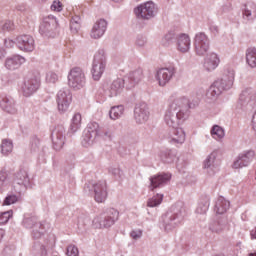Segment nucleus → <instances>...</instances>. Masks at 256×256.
I'll return each mask as SVG.
<instances>
[{
    "label": "nucleus",
    "mask_w": 256,
    "mask_h": 256,
    "mask_svg": "<svg viewBox=\"0 0 256 256\" xmlns=\"http://www.w3.org/2000/svg\"><path fill=\"white\" fill-rule=\"evenodd\" d=\"M198 103H191L187 96L172 94L168 99V105L164 110L163 121L167 127H172L168 130L164 137L170 145L179 147L185 143L187 135L185 130L179 125H183L191 116V110L195 109Z\"/></svg>",
    "instance_id": "f257e3e1"
},
{
    "label": "nucleus",
    "mask_w": 256,
    "mask_h": 256,
    "mask_svg": "<svg viewBox=\"0 0 256 256\" xmlns=\"http://www.w3.org/2000/svg\"><path fill=\"white\" fill-rule=\"evenodd\" d=\"M187 215V210L181 205L172 207V211L168 212L163 216V228L166 233H171L175 231L179 225H182L185 217Z\"/></svg>",
    "instance_id": "f03ea898"
},
{
    "label": "nucleus",
    "mask_w": 256,
    "mask_h": 256,
    "mask_svg": "<svg viewBox=\"0 0 256 256\" xmlns=\"http://www.w3.org/2000/svg\"><path fill=\"white\" fill-rule=\"evenodd\" d=\"M119 219V211L115 208H109L105 212L96 216L92 223L96 229H103L107 227H112L115 222Z\"/></svg>",
    "instance_id": "7ed1b4c3"
},
{
    "label": "nucleus",
    "mask_w": 256,
    "mask_h": 256,
    "mask_svg": "<svg viewBox=\"0 0 256 256\" xmlns=\"http://www.w3.org/2000/svg\"><path fill=\"white\" fill-rule=\"evenodd\" d=\"M23 227L25 229L32 230V237L33 239H41L43 235H45V231L47 228L45 227V223L39 222L37 216L26 214L22 221Z\"/></svg>",
    "instance_id": "20e7f679"
},
{
    "label": "nucleus",
    "mask_w": 256,
    "mask_h": 256,
    "mask_svg": "<svg viewBox=\"0 0 256 256\" xmlns=\"http://www.w3.org/2000/svg\"><path fill=\"white\" fill-rule=\"evenodd\" d=\"M59 29V20L54 15H48L42 18L39 26V33L46 39H51L57 35Z\"/></svg>",
    "instance_id": "39448f33"
},
{
    "label": "nucleus",
    "mask_w": 256,
    "mask_h": 256,
    "mask_svg": "<svg viewBox=\"0 0 256 256\" xmlns=\"http://www.w3.org/2000/svg\"><path fill=\"white\" fill-rule=\"evenodd\" d=\"M107 67V54L105 50H98L94 55V60L92 63V77L94 81H99L105 73V68Z\"/></svg>",
    "instance_id": "423d86ee"
},
{
    "label": "nucleus",
    "mask_w": 256,
    "mask_h": 256,
    "mask_svg": "<svg viewBox=\"0 0 256 256\" xmlns=\"http://www.w3.org/2000/svg\"><path fill=\"white\" fill-rule=\"evenodd\" d=\"M203 169L210 177H213L221 170V151H212L203 161Z\"/></svg>",
    "instance_id": "0eeeda50"
},
{
    "label": "nucleus",
    "mask_w": 256,
    "mask_h": 256,
    "mask_svg": "<svg viewBox=\"0 0 256 256\" xmlns=\"http://www.w3.org/2000/svg\"><path fill=\"white\" fill-rule=\"evenodd\" d=\"M194 52L198 57H205L211 49V40L204 32H198L193 39Z\"/></svg>",
    "instance_id": "6e6552de"
},
{
    "label": "nucleus",
    "mask_w": 256,
    "mask_h": 256,
    "mask_svg": "<svg viewBox=\"0 0 256 256\" xmlns=\"http://www.w3.org/2000/svg\"><path fill=\"white\" fill-rule=\"evenodd\" d=\"M158 11H159V8L157 7V4H155V2L153 1H147V2L141 3L136 8H134V13L137 19H144V20L153 19V17L157 15Z\"/></svg>",
    "instance_id": "1a4fd4ad"
},
{
    "label": "nucleus",
    "mask_w": 256,
    "mask_h": 256,
    "mask_svg": "<svg viewBox=\"0 0 256 256\" xmlns=\"http://www.w3.org/2000/svg\"><path fill=\"white\" fill-rule=\"evenodd\" d=\"M87 83V78L85 77V72L79 67L72 68L68 73V85L75 91L83 89Z\"/></svg>",
    "instance_id": "9d476101"
},
{
    "label": "nucleus",
    "mask_w": 256,
    "mask_h": 256,
    "mask_svg": "<svg viewBox=\"0 0 256 256\" xmlns=\"http://www.w3.org/2000/svg\"><path fill=\"white\" fill-rule=\"evenodd\" d=\"M238 105L242 109H254V107H256V90L254 88H246L242 90L239 96Z\"/></svg>",
    "instance_id": "9b49d317"
},
{
    "label": "nucleus",
    "mask_w": 256,
    "mask_h": 256,
    "mask_svg": "<svg viewBox=\"0 0 256 256\" xmlns=\"http://www.w3.org/2000/svg\"><path fill=\"white\" fill-rule=\"evenodd\" d=\"M99 137V124L97 122H92L88 125L87 129L84 131L82 136L81 144L83 147H92V145L97 141Z\"/></svg>",
    "instance_id": "f8f14e48"
},
{
    "label": "nucleus",
    "mask_w": 256,
    "mask_h": 256,
    "mask_svg": "<svg viewBox=\"0 0 256 256\" xmlns=\"http://www.w3.org/2000/svg\"><path fill=\"white\" fill-rule=\"evenodd\" d=\"M31 179L29 173L25 169H20L14 174L13 187L16 193H21L29 187Z\"/></svg>",
    "instance_id": "ddd939ff"
},
{
    "label": "nucleus",
    "mask_w": 256,
    "mask_h": 256,
    "mask_svg": "<svg viewBox=\"0 0 256 256\" xmlns=\"http://www.w3.org/2000/svg\"><path fill=\"white\" fill-rule=\"evenodd\" d=\"M215 81L219 83V87L224 91H229L233 87V83H235V69L231 66L224 67L222 77Z\"/></svg>",
    "instance_id": "4468645a"
},
{
    "label": "nucleus",
    "mask_w": 256,
    "mask_h": 256,
    "mask_svg": "<svg viewBox=\"0 0 256 256\" xmlns=\"http://www.w3.org/2000/svg\"><path fill=\"white\" fill-rule=\"evenodd\" d=\"M72 99L73 96L69 89H62L57 93L56 103L59 113H66V111H68Z\"/></svg>",
    "instance_id": "2eb2a0df"
},
{
    "label": "nucleus",
    "mask_w": 256,
    "mask_h": 256,
    "mask_svg": "<svg viewBox=\"0 0 256 256\" xmlns=\"http://www.w3.org/2000/svg\"><path fill=\"white\" fill-rule=\"evenodd\" d=\"M174 76H175V67L169 66V67L159 68L156 71L155 79L158 82V85L160 87H165V85H167V83H169Z\"/></svg>",
    "instance_id": "dca6fc26"
},
{
    "label": "nucleus",
    "mask_w": 256,
    "mask_h": 256,
    "mask_svg": "<svg viewBox=\"0 0 256 256\" xmlns=\"http://www.w3.org/2000/svg\"><path fill=\"white\" fill-rule=\"evenodd\" d=\"M151 113L146 103L137 104L134 108V121L137 125H145L149 121Z\"/></svg>",
    "instance_id": "f3484780"
},
{
    "label": "nucleus",
    "mask_w": 256,
    "mask_h": 256,
    "mask_svg": "<svg viewBox=\"0 0 256 256\" xmlns=\"http://www.w3.org/2000/svg\"><path fill=\"white\" fill-rule=\"evenodd\" d=\"M253 159H255V151L247 150L240 153L232 164L233 169H243V167H249Z\"/></svg>",
    "instance_id": "a211bd4d"
},
{
    "label": "nucleus",
    "mask_w": 256,
    "mask_h": 256,
    "mask_svg": "<svg viewBox=\"0 0 256 256\" xmlns=\"http://www.w3.org/2000/svg\"><path fill=\"white\" fill-rule=\"evenodd\" d=\"M41 87V79L39 77L27 78L21 89L24 97H31L34 93H37Z\"/></svg>",
    "instance_id": "6ab92c4d"
},
{
    "label": "nucleus",
    "mask_w": 256,
    "mask_h": 256,
    "mask_svg": "<svg viewBox=\"0 0 256 256\" xmlns=\"http://www.w3.org/2000/svg\"><path fill=\"white\" fill-rule=\"evenodd\" d=\"M16 45L20 51L31 53L35 51V39L31 35H20L16 38Z\"/></svg>",
    "instance_id": "aec40b11"
},
{
    "label": "nucleus",
    "mask_w": 256,
    "mask_h": 256,
    "mask_svg": "<svg viewBox=\"0 0 256 256\" xmlns=\"http://www.w3.org/2000/svg\"><path fill=\"white\" fill-rule=\"evenodd\" d=\"M171 181V174L169 173H161L150 177V191H155V189H161V187H165L167 183Z\"/></svg>",
    "instance_id": "412c9836"
},
{
    "label": "nucleus",
    "mask_w": 256,
    "mask_h": 256,
    "mask_svg": "<svg viewBox=\"0 0 256 256\" xmlns=\"http://www.w3.org/2000/svg\"><path fill=\"white\" fill-rule=\"evenodd\" d=\"M219 63H221V58H219V54L215 52H211L206 55L203 62V69L207 73H213L217 67H219Z\"/></svg>",
    "instance_id": "4be33fe9"
},
{
    "label": "nucleus",
    "mask_w": 256,
    "mask_h": 256,
    "mask_svg": "<svg viewBox=\"0 0 256 256\" xmlns=\"http://www.w3.org/2000/svg\"><path fill=\"white\" fill-rule=\"evenodd\" d=\"M52 143L56 151H61L65 145V128L58 126L52 132Z\"/></svg>",
    "instance_id": "5701e85b"
},
{
    "label": "nucleus",
    "mask_w": 256,
    "mask_h": 256,
    "mask_svg": "<svg viewBox=\"0 0 256 256\" xmlns=\"http://www.w3.org/2000/svg\"><path fill=\"white\" fill-rule=\"evenodd\" d=\"M94 199L96 203H105L107 200V182L99 181L93 185Z\"/></svg>",
    "instance_id": "b1692460"
},
{
    "label": "nucleus",
    "mask_w": 256,
    "mask_h": 256,
    "mask_svg": "<svg viewBox=\"0 0 256 256\" xmlns=\"http://www.w3.org/2000/svg\"><path fill=\"white\" fill-rule=\"evenodd\" d=\"M176 49L179 53H189L191 51V36L181 33L176 36Z\"/></svg>",
    "instance_id": "393cba45"
},
{
    "label": "nucleus",
    "mask_w": 256,
    "mask_h": 256,
    "mask_svg": "<svg viewBox=\"0 0 256 256\" xmlns=\"http://www.w3.org/2000/svg\"><path fill=\"white\" fill-rule=\"evenodd\" d=\"M109 25V22L107 20L101 18L97 20L90 32V36L92 39H101L105 35V32L107 31V27Z\"/></svg>",
    "instance_id": "a878e982"
},
{
    "label": "nucleus",
    "mask_w": 256,
    "mask_h": 256,
    "mask_svg": "<svg viewBox=\"0 0 256 256\" xmlns=\"http://www.w3.org/2000/svg\"><path fill=\"white\" fill-rule=\"evenodd\" d=\"M25 61H27L25 57L21 55H13L6 58L4 65L8 71H17L21 65L25 64Z\"/></svg>",
    "instance_id": "bb28decb"
},
{
    "label": "nucleus",
    "mask_w": 256,
    "mask_h": 256,
    "mask_svg": "<svg viewBox=\"0 0 256 256\" xmlns=\"http://www.w3.org/2000/svg\"><path fill=\"white\" fill-rule=\"evenodd\" d=\"M223 91L224 90L219 87V82L214 81V83L208 88L206 92L207 103H215Z\"/></svg>",
    "instance_id": "cd10ccee"
},
{
    "label": "nucleus",
    "mask_w": 256,
    "mask_h": 256,
    "mask_svg": "<svg viewBox=\"0 0 256 256\" xmlns=\"http://www.w3.org/2000/svg\"><path fill=\"white\" fill-rule=\"evenodd\" d=\"M0 107L6 113L15 114L17 113V107L15 105V100L11 97H7L5 94L0 95Z\"/></svg>",
    "instance_id": "c85d7f7f"
},
{
    "label": "nucleus",
    "mask_w": 256,
    "mask_h": 256,
    "mask_svg": "<svg viewBox=\"0 0 256 256\" xmlns=\"http://www.w3.org/2000/svg\"><path fill=\"white\" fill-rule=\"evenodd\" d=\"M242 17L244 21H255L256 4L255 2H247L242 7Z\"/></svg>",
    "instance_id": "c756f323"
},
{
    "label": "nucleus",
    "mask_w": 256,
    "mask_h": 256,
    "mask_svg": "<svg viewBox=\"0 0 256 256\" xmlns=\"http://www.w3.org/2000/svg\"><path fill=\"white\" fill-rule=\"evenodd\" d=\"M123 89H125V80L118 78L111 83L108 95L109 97H117L123 93Z\"/></svg>",
    "instance_id": "7c9ffc66"
},
{
    "label": "nucleus",
    "mask_w": 256,
    "mask_h": 256,
    "mask_svg": "<svg viewBox=\"0 0 256 256\" xmlns=\"http://www.w3.org/2000/svg\"><path fill=\"white\" fill-rule=\"evenodd\" d=\"M229 207H231L229 200L224 197H219L215 204V211L218 215H223V213L229 211Z\"/></svg>",
    "instance_id": "2f4dec72"
},
{
    "label": "nucleus",
    "mask_w": 256,
    "mask_h": 256,
    "mask_svg": "<svg viewBox=\"0 0 256 256\" xmlns=\"http://www.w3.org/2000/svg\"><path fill=\"white\" fill-rule=\"evenodd\" d=\"M209 211V201L205 200L204 202H200L196 208V217L199 221H205V215Z\"/></svg>",
    "instance_id": "473e14b6"
},
{
    "label": "nucleus",
    "mask_w": 256,
    "mask_h": 256,
    "mask_svg": "<svg viewBox=\"0 0 256 256\" xmlns=\"http://www.w3.org/2000/svg\"><path fill=\"white\" fill-rule=\"evenodd\" d=\"M246 63L251 69L256 68V48L250 47L245 51Z\"/></svg>",
    "instance_id": "72a5a7b5"
},
{
    "label": "nucleus",
    "mask_w": 256,
    "mask_h": 256,
    "mask_svg": "<svg viewBox=\"0 0 256 256\" xmlns=\"http://www.w3.org/2000/svg\"><path fill=\"white\" fill-rule=\"evenodd\" d=\"M210 135L215 141H223L225 139V128L219 125H213L210 130Z\"/></svg>",
    "instance_id": "f704fd0d"
},
{
    "label": "nucleus",
    "mask_w": 256,
    "mask_h": 256,
    "mask_svg": "<svg viewBox=\"0 0 256 256\" xmlns=\"http://www.w3.org/2000/svg\"><path fill=\"white\" fill-rule=\"evenodd\" d=\"M126 79L130 81L131 87H135L143 79V70L138 69L130 72Z\"/></svg>",
    "instance_id": "c9c22d12"
},
{
    "label": "nucleus",
    "mask_w": 256,
    "mask_h": 256,
    "mask_svg": "<svg viewBox=\"0 0 256 256\" xmlns=\"http://www.w3.org/2000/svg\"><path fill=\"white\" fill-rule=\"evenodd\" d=\"M81 121L82 117L80 113H76L73 115L71 119V124L69 128V133L75 134L81 129Z\"/></svg>",
    "instance_id": "e433bc0d"
},
{
    "label": "nucleus",
    "mask_w": 256,
    "mask_h": 256,
    "mask_svg": "<svg viewBox=\"0 0 256 256\" xmlns=\"http://www.w3.org/2000/svg\"><path fill=\"white\" fill-rule=\"evenodd\" d=\"M123 113H125V107L123 105L114 106L109 111V117L112 121H117V119L123 117Z\"/></svg>",
    "instance_id": "4c0bfd02"
},
{
    "label": "nucleus",
    "mask_w": 256,
    "mask_h": 256,
    "mask_svg": "<svg viewBox=\"0 0 256 256\" xmlns=\"http://www.w3.org/2000/svg\"><path fill=\"white\" fill-rule=\"evenodd\" d=\"M160 159L163 163H173L177 156L175 152L171 151L170 149H164V151L160 152Z\"/></svg>",
    "instance_id": "58836bf2"
},
{
    "label": "nucleus",
    "mask_w": 256,
    "mask_h": 256,
    "mask_svg": "<svg viewBox=\"0 0 256 256\" xmlns=\"http://www.w3.org/2000/svg\"><path fill=\"white\" fill-rule=\"evenodd\" d=\"M0 149H1L2 155H9V153L13 151V141H11L10 139L2 140Z\"/></svg>",
    "instance_id": "ea45409f"
},
{
    "label": "nucleus",
    "mask_w": 256,
    "mask_h": 256,
    "mask_svg": "<svg viewBox=\"0 0 256 256\" xmlns=\"http://www.w3.org/2000/svg\"><path fill=\"white\" fill-rule=\"evenodd\" d=\"M175 39H177L175 32L170 31L164 35V37L161 40V44L163 45V47H169V45H172Z\"/></svg>",
    "instance_id": "a19ab883"
},
{
    "label": "nucleus",
    "mask_w": 256,
    "mask_h": 256,
    "mask_svg": "<svg viewBox=\"0 0 256 256\" xmlns=\"http://www.w3.org/2000/svg\"><path fill=\"white\" fill-rule=\"evenodd\" d=\"M225 229V223L222 221H212L209 224V230L212 233H221Z\"/></svg>",
    "instance_id": "79ce46f5"
},
{
    "label": "nucleus",
    "mask_w": 256,
    "mask_h": 256,
    "mask_svg": "<svg viewBox=\"0 0 256 256\" xmlns=\"http://www.w3.org/2000/svg\"><path fill=\"white\" fill-rule=\"evenodd\" d=\"M163 203V194H156L147 202V207H159Z\"/></svg>",
    "instance_id": "37998d69"
},
{
    "label": "nucleus",
    "mask_w": 256,
    "mask_h": 256,
    "mask_svg": "<svg viewBox=\"0 0 256 256\" xmlns=\"http://www.w3.org/2000/svg\"><path fill=\"white\" fill-rule=\"evenodd\" d=\"M104 141H113V130L111 129H103L99 128V135Z\"/></svg>",
    "instance_id": "c03bdc74"
},
{
    "label": "nucleus",
    "mask_w": 256,
    "mask_h": 256,
    "mask_svg": "<svg viewBox=\"0 0 256 256\" xmlns=\"http://www.w3.org/2000/svg\"><path fill=\"white\" fill-rule=\"evenodd\" d=\"M18 201H19V196L11 193L5 197L3 201V205H6V206L15 205V203H17Z\"/></svg>",
    "instance_id": "a18cd8bd"
},
{
    "label": "nucleus",
    "mask_w": 256,
    "mask_h": 256,
    "mask_svg": "<svg viewBox=\"0 0 256 256\" xmlns=\"http://www.w3.org/2000/svg\"><path fill=\"white\" fill-rule=\"evenodd\" d=\"M13 217V210H9L6 212H0V225H5L9 223V219Z\"/></svg>",
    "instance_id": "49530a36"
},
{
    "label": "nucleus",
    "mask_w": 256,
    "mask_h": 256,
    "mask_svg": "<svg viewBox=\"0 0 256 256\" xmlns=\"http://www.w3.org/2000/svg\"><path fill=\"white\" fill-rule=\"evenodd\" d=\"M13 29H15V24L10 20L0 23V31H13Z\"/></svg>",
    "instance_id": "de8ad7c7"
},
{
    "label": "nucleus",
    "mask_w": 256,
    "mask_h": 256,
    "mask_svg": "<svg viewBox=\"0 0 256 256\" xmlns=\"http://www.w3.org/2000/svg\"><path fill=\"white\" fill-rule=\"evenodd\" d=\"M110 175H113L115 179H123V171L119 167H110L109 168Z\"/></svg>",
    "instance_id": "09e8293b"
},
{
    "label": "nucleus",
    "mask_w": 256,
    "mask_h": 256,
    "mask_svg": "<svg viewBox=\"0 0 256 256\" xmlns=\"http://www.w3.org/2000/svg\"><path fill=\"white\" fill-rule=\"evenodd\" d=\"M50 9L56 13H60V11H63V4L59 0H54L50 6Z\"/></svg>",
    "instance_id": "8fccbe9b"
},
{
    "label": "nucleus",
    "mask_w": 256,
    "mask_h": 256,
    "mask_svg": "<svg viewBox=\"0 0 256 256\" xmlns=\"http://www.w3.org/2000/svg\"><path fill=\"white\" fill-rule=\"evenodd\" d=\"M46 81L47 83H57L59 81V75L55 72H48L46 74Z\"/></svg>",
    "instance_id": "3c124183"
},
{
    "label": "nucleus",
    "mask_w": 256,
    "mask_h": 256,
    "mask_svg": "<svg viewBox=\"0 0 256 256\" xmlns=\"http://www.w3.org/2000/svg\"><path fill=\"white\" fill-rule=\"evenodd\" d=\"M130 237L134 239V241H139L143 237V230L134 229L130 232Z\"/></svg>",
    "instance_id": "603ef678"
},
{
    "label": "nucleus",
    "mask_w": 256,
    "mask_h": 256,
    "mask_svg": "<svg viewBox=\"0 0 256 256\" xmlns=\"http://www.w3.org/2000/svg\"><path fill=\"white\" fill-rule=\"evenodd\" d=\"M67 256H79V248L75 245H70L67 247Z\"/></svg>",
    "instance_id": "864d4df0"
},
{
    "label": "nucleus",
    "mask_w": 256,
    "mask_h": 256,
    "mask_svg": "<svg viewBox=\"0 0 256 256\" xmlns=\"http://www.w3.org/2000/svg\"><path fill=\"white\" fill-rule=\"evenodd\" d=\"M86 226H87V220H85V218L83 217L78 218L77 227L80 233H83V231H85Z\"/></svg>",
    "instance_id": "5fc2aeb1"
},
{
    "label": "nucleus",
    "mask_w": 256,
    "mask_h": 256,
    "mask_svg": "<svg viewBox=\"0 0 256 256\" xmlns=\"http://www.w3.org/2000/svg\"><path fill=\"white\" fill-rule=\"evenodd\" d=\"M147 43V38L144 36H138L136 39V45L138 47H145V44Z\"/></svg>",
    "instance_id": "6e6d98bb"
},
{
    "label": "nucleus",
    "mask_w": 256,
    "mask_h": 256,
    "mask_svg": "<svg viewBox=\"0 0 256 256\" xmlns=\"http://www.w3.org/2000/svg\"><path fill=\"white\" fill-rule=\"evenodd\" d=\"M4 45L5 47H7L8 49H11V47H15V45H17V39L14 41L12 39H5L4 40Z\"/></svg>",
    "instance_id": "4d7b16f0"
},
{
    "label": "nucleus",
    "mask_w": 256,
    "mask_h": 256,
    "mask_svg": "<svg viewBox=\"0 0 256 256\" xmlns=\"http://www.w3.org/2000/svg\"><path fill=\"white\" fill-rule=\"evenodd\" d=\"M7 181V172L0 171V189L5 185Z\"/></svg>",
    "instance_id": "13d9d810"
},
{
    "label": "nucleus",
    "mask_w": 256,
    "mask_h": 256,
    "mask_svg": "<svg viewBox=\"0 0 256 256\" xmlns=\"http://www.w3.org/2000/svg\"><path fill=\"white\" fill-rule=\"evenodd\" d=\"M209 31H210V33H212V35H214L216 37V35H219V26L212 24L209 27Z\"/></svg>",
    "instance_id": "bf43d9fd"
},
{
    "label": "nucleus",
    "mask_w": 256,
    "mask_h": 256,
    "mask_svg": "<svg viewBox=\"0 0 256 256\" xmlns=\"http://www.w3.org/2000/svg\"><path fill=\"white\" fill-rule=\"evenodd\" d=\"M81 29V24L70 23V30L72 33H77Z\"/></svg>",
    "instance_id": "052dcab7"
},
{
    "label": "nucleus",
    "mask_w": 256,
    "mask_h": 256,
    "mask_svg": "<svg viewBox=\"0 0 256 256\" xmlns=\"http://www.w3.org/2000/svg\"><path fill=\"white\" fill-rule=\"evenodd\" d=\"M70 23L81 25V17H79V16H74V17H72Z\"/></svg>",
    "instance_id": "680f3d73"
},
{
    "label": "nucleus",
    "mask_w": 256,
    "mask_h": 256,
    "mask_svg": "<svg viewBox=\"0 0 256 256\" xmlns=\"http://www.w3.org/2000/svg\"><path fill=\"white\" fill-rule=\"evenodd\" d=\"M223 13H227L228 11H231V3H227L222 7Z\"/></svg>",
    "instance_id": "e2e57ef3"
},
{
    "label": "nucleus",
    "mask_w": 256,
    "mask_h": 256,
    "mask_svg": "<svg viewBox=\"0 0 256 256\" xmlns=\"http://www.w3.org/2000/svg\"><path fill=\"white\" fill-rule=\"evenodd\" d=\"M5 55H7V52L0 46V61L1 59H4Z\"/></svg>",
    "instance_id": "0e129e2a"
},
{
    "label": "nucleus",
    "mask_w": 256,
    "mask_h": 256,
    "mask_svg": "<svg viewBox=\"0 0 256 256\" xmlns=\"http://www.w3.org/2000/svg\"><path fill=\"white\" fill-rule=\"evenodd\" d=\"M41 256H47V248L45 246L40 247Z\"/></svg>",
    "instance_id": "69168bd1"
},
{
    "label": "nucleus",
    "mask_w": 256,
    "mask_h": 256,
    "mask_svg": "<svg viewBox=\"0 0 256 256\" xmlns=\"http://www.w3.org/2000/svg\"><path fill=\"white\" fill-rule=\"evenodd\" d=\"M3 237H5V230L0 228V243L3 241Z\"/></svg>",
    "instance_id": "338daca9"
},
{
    "label": "nucleus",
    "mask_w": 256,
    "mask_h": 256,
    "mask_svg": "<svg viewBox=\"0 0 256 256\" xmlns=\"http://www.w3.org/2000/svg\"><path fill=\"white\" fill-rule=\"evenodd\" d=\"M49 1L51 0H37V2L40 3V5H45V3H49Z\"/></svg>",
    "instance_id": "774afa93"
}]
</instances>
